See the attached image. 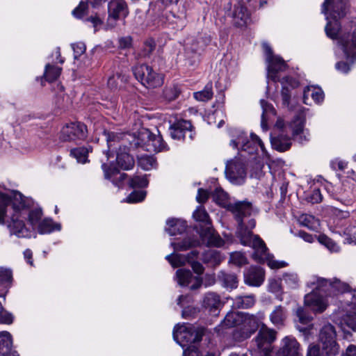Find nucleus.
I'll list each match as a JSON object with an SVG mask.
<instances>
[{
  "instance_id": "nucleus-1",
  "label": "nucleus",
  "mask_w": 356,
  "mask_h": 356,
  "mask_svg": "<svg viewBox=\"0 0 356 356\" xmlns=\"http://www.w3.org/2000/svg\"><path fill=\"white\" fill-rule=\"evenodd\" d=\"M31 204V200L19 191H11L6 193L0 191V225L5 224V218H7V225L11 234L29 237L31 231L24 222L26 216L33 229H35L42 220L40 209H32L27 213Z\"/></svg>"
},
{
  "instance_id": "nucleus-2",
  "label": "nucleus",
  "mask_w": 356,
  "mask_h": 356,
  "mask_svg": "<svg viewBox=\"0 0 356 356\" xmlns=\"http://www.w3.org/2000/svg\"><path fill=\"white\" fill-rule=\"evenodd\" d=\"M256 222L254 219H249L247 222L244 218L238 222L237 235L241 243L247 246L252 247L254 250V259L261 263H266L272 269H279L287 266L284 261L275 260L273 256L268 252L264 242L258 236L252 235L251 229L255 227Z\"/></svg>"
},
{
  "instance_id": "nucleus-3",
  "label": "nucleus",
  "mask_w": 356,
  "mask_h": 356,
  "mask_svg": "<svg viewBox=\"0 0 356 356\" xmlns=\"http://www.w3.org/2000/svg\"><path fill=\"white\" fill-rule=\"evenodd\" d=\"M212 197L218 204L231 211L237 222L241 221L242 218L250 217L253 212L251 202L237 201L231 203L229 201L227 193L221 188H216L212 195Z\"/></svg>"
},
{
  "instance_id": "nucleus-4",
  "label": "nucleus",
  "mask_w": 356,
  "mask_h": 356,
  "mask_svg": "<svg viewBox=\"0 0 356 356\" xmlns=\"http://www.w3.org/2000/svg\"><path fill=\"white\" fill-rule=\"evenodd\" d=\"M204 335V329L192 325H177L173 330V338L182 347L199 343Z\"/></svg>"
},
{
  "instance_id": "nucleus-5",
  "label": "nucleus",
  "mask_w": 356,
  "mask_h": 356,
  "mask_svg": "<svg viewBox=\"0 0 356 356\" xmlns=\"http://www.w3.org/2000/svg\"><path fill=\"white\" fill-rule=\"evenodd\" d=\"M337 333L332 325L327 323L320 330L319 341L323 351L327 356H336L339 351V346L336 341Z\"/></svg>"
},
{
  "instance_id": "nucleus-6",
  "label": "nucleus",
  "mask_w": 356,
  "mask_h": 356,
  "mask_svg": "<svg viewBox=\"0 0 356 356\" xmlns=\"http://www.w3.org/2000/svg\"><path fill=\"white\" fill-rule=\"evenodd\" d=\"M133 72L136 79L147 88H156L163 83L162 76L148 65H136L133 67Z\"/></svg>"
},
{
  "instance_id": "nucleus-7",
  "label": "nucleus",
  "mask_w": 356,
  "mask_h": 356,
  "mask_svg": "<svg viewBox=\"0 0 356 356\" xmlns=\"http://www.w3.org/2000/svg\"><path fill=\"white\" fill-rule=\"evenodd\" d=\"M265 318V314L262 312H259L257 314H250L243 313V321H241L242 333L238 337L239 340H244L250 337L258 328L261 327L262 321ZM236 338H238L235 335Z\"/></svg>"
},
{
  "instance_id": "nucleus-8",
  "label": "nucleus",
  "mask_w": 356,
  "mask_h": 356,
  "mask_svg": "<svg viewBox=\"0 0 356 356\" xmlns=\"http://www.w3.org/2000/svg\"><path fill=\"white\" fill-rule=\"evenodd\" d=\"M263 48L268 63V76L275 82L280 81L277 74L280 72L284 71L287 67L286 64L281 57L273 54V51L267 43H263Z\"/></svg>"
},
{
  "instance_id": "nucleus-9",
  "label": "nucleus",
  "mask_w": 356,
  "mask_h": 356,
  "mask_svg": "<svg viewBox=\"0 0 356 356\" xmlns=\"http://www.w3.org/2000/svg\"><path fill=\"white\" fill-rule=\"evenodd\" d=\"M312 284H316V289L323 291L327 295H334L337 293H343L348 290V286L339 280L334 279L327 280L321 277L314 278L311 282Z\"/></svg>"
},
{
  "instance_id": "nucleus-10",
  "label": "nucleus",
  "mask_w": 356,
  "mask_h": 356,
  "mask_svg": "<svg viewBox=\"0 0 356 356\" xmlns=\"http://www.w3.org/2000/svg\"><path fill=\"white\" fill-rule=\"evenodd\" d=\"M347 0H325L322 6V13L326 19H339L345 16Z\"/></svg>"
},
{
  "instance_id": "nucleus-11",
  "label": "nucleus",
  "mask_w": 356,
  "mask_h": 356,
  "mask_svg": "<svg viewBox=\"0 0 356 356\" xmlns=\"http://www.w3.org/2000/svg\"><path fill=\"white\" fill-rule=\"evenodd\" d=\"M86 126L81 122H72L64 126L61 131L60 138L63 141L83 140L87 137Z\"/></svg>"
},
{
  "instance_id": "nucleus-12",
  "label": "nucleus",
  "mask_w": 356,
  "mask_h": 356,
  "mask_svg": "<svg viewBox=\"0 0 356 356\" xmlns=\"http://www.w3.org/2000/svg\"><path fill=\"white\" fill-rule=\"evenodd\" d=\"M277 332L268 327L265 324L261 327L255 338V341L259 349L264 352L265 356L270 352L271 344L275 341Z\"/></svg>"
},
{
  "instance_id": "nucleus-13",
  "label": "nucleus",
  "mask_w": 356,
  "mask_h": 356,
  "mask_svg": "<svg viewBox=\"0 0 356 356\" xmlns=\"http://www.w3.org/2000/svg\"><path fill=\"white\" fill-rule=\"evenodd\" d=\"M310 284L313 286V291L305 296V305L314 312L321 313L327 307L325 300L320 294L324 293V291L317 290L316 284H312L311 283Z\"/></svg>"
},
{
  "instance_id": "nucleus-14",
  "label": "nucleus",
  "mask_w": 356,
  "mask_h": 356,
  "mask_svg": "<svg viewBox=\"0 0 356 356\" xmlns=\"http://www.w3.org/2000/svg\"><path fill=\"white\" fill-rule=\"evenodd\" d=\"M140 138L143 141V145L149 152H161L166 149L162 136L152 134L148 129H144L140 133Z\"/></svg>"
},
{
  "instance_id": "nucleus-15",
  "label": "nucleus",
  "mask_w": 356,
  "mask_h": 356,
  "mask_svg": "<svg viewBox=\"0 0 356 356\" xmlns=\"http://www.w3.org/2000/svg\"><path fill=\"white\" fill-rule=\"evenodd\" d=\"M108 22L113 26L115 22L121 17H124L127 13V4L124 0H112L108 6Z\"/></svg>"
},
{
  "instance_id": "nucleus-16",
  "label": "nucleus",
  "mask_w": 356,
  "mask_h": 356,
  "mask_svg": "<svg viewBox=\"0 0 356 356\" xmlns=\"http://www.w3.org/2000/svg\"><path fill=\"white\" fill-rule=\"evenodd\" d=\"M170 136L174 139L193 138L192 125L189 121L179 120L170 127Z\"/></svg>"
},
{
  "instance_id": "nucleus-17",
  "label": "nucleus",
  "mask_w": 356,
  "mask_h": 356,
  "mask_svg": "<svg viewBox=\"0 0 356 356\" xmlns=\"http://www.w3.org/2000/svg\"><path fill=\"white\" fill-rule=\"evenodd\" d=\"M278 356H302L300 350V344L297 340L287 336L282 339L281 347L277 351Z\"/></svg>"
},
{
  "instance_id": "nucleus-18",
  "label": "nucleus",
  "mask_w": 356,
  "mask_h": 356,
  "mask_svg": "<svg viewBox=\"0 0 356 356\" xmlns=\"http://www.w3.org/2000/svg\"><path fill=\"white\" fill-rule=\"evenodd\" d=\"M203 45L197 39H188L186 43L185 54L188 65H195L199 62L200 51Z\"/></svg>"
},
{
  "instance_id": "nucleus-19",
  "label": "nucleus",
  "mask_w": 356,
  "mask_h": 356,
  "mask_svg": "<svg viewBox=\"0 0 356 356\" xmlns=\"http://www.w3.org/2000/svg\"><path fill=\"white\" fill-rule=\"evenodd\" d=\"M176 278L178 284L181 286H187L194 280V284L191 286V290L199 289L202 282V279L197 277H193L190 270L184 268H181L177 270Z\"/></svg>"
},
{
  "instance_id": "nucleus-20",
  "label": "nucleus",
  "mask_w": 356,
  "mask_h": 356,
  "mask_svg": "<svg viewBox=\"0 0 356 356\" xmlns=\"http://www.w3.org/2000/svg\"><path fill=\"white\" fill-rule=\"evenodd\" d=\"M245 282L253 286H259L264 280V271L258 266L250 267L244 274Z\"/></svg>"
},
{
  "instance_id": "nucleus-21",
  "label": "nucleus",
  "mask_w": 356,
  "mask_h": 356,
  "mask_svg": "<svg viewBox=\"0 0 356 356\" xmlns=\"http://www.w3.org/2000/svg\"><path fill=\"white\" fill-rule=\"evenodd\" d=\"M226 173L229 179L237 184H242L246 175L245 170L240 163H234L227 165Z\"/></svg>"
},
{
  "instance_id": "nucleus-22",
  "label": "nucleus",
  "mask_w": 356,
  "mask_h": 356,
  "mask_svg": "<svg viewBox=\"0 0 356 356\" xmlns=\"http://www.w3.org/2000/svg\"><path fill=\"white\" fill-rule=\"evenodd\" d=\"M199 234L202 241L208 245L220 247L224 244L222 239L215 233L211 226L201 228Z\"/></svg>"
},
{
  "instance_id": "nucleus-23",
  "label": "nucleus",
  "mask_w": 356,
  "mask_h": 356,
  "mask_svg": "<svg viewBox=\"0 0 356 356\" xmlns=\"http://www.w3.org/2000/svg\"><path fill=\"white\" fill-rule=\"evenodd\" d=\"M232 17L234 24L238 27H243L250 22V14L244 4L241 3L235 6Z\"/></svg>"
},
{
  "instance_id": "nucleus-24",
  "label": "nucleus",
  "mask_w": 356,
  "mask_h": 356,
  "mask_svg": "<svg viewBox=\"0 0 356 356\" xmlns=\"http://www.w3.org/2000/svg\"><path fill=\"white\" fill-rule=\"evenodd\" d=\"M339 43L347 58L353 59L356 58V30L351 35L350 40L343 36L339 38Z\"/></svg>"
},
{
  "instance_id": "nucleus-25",
  "label": "nucleus",
  "mask_w": 356,
  "mask_h": 356,
  "mask_svg": "<svg viewBox=\"0 0 356 356\" xmlns=\"http://www.w3.org/2000/svg\"><path fill=\"white\" fill-rule=\"evenodd\" d=\"M305 122V120L304 118L302 116H298L291 124L293 136L298 137L299 136L298 140L300 143L307 141L309 140V131H305L304 130Z\"/></svg>"
},
{
  "instance_id": "nucleus-26",
  "label": "nucleus",
  "mask_w": 356,
  "mask_h": 356,
  "mask_svg": "<svg viewBox=\"0 0 356 356\" xmlns=\"http://www.w3.org/2000/svg\"><path fill=\"white\" fill-rule=\"evenodd\" d=\"M116 161L118 166L125 170L132 168L134 165V158L129 154L126 146L120 147L117 153Z\"/></svg>"
},
{
  "instance_id": "nucleus-27",
  "label": "nucleus",
  "mask_w": 356,
  "mask_h": 356,
  "mask_svg": "<svg viewBox=\"0 0 356 356\" xmlns=\"http://www.w3.org/2000/svg\"><path fill=\"white\" fill-rule=\"evenodd\" d=\"M280 82L282 85L281 92L282 103L284 105L288 106L291 98L290 89L297 87L298 82L289 76L282 78Z\"/></svg>"
},
{
  "instance_id": "nucleus-28",
  "label": "nucleus",
  "mask_w": 356,
  "mask_h": 356,
  "mask_svg": "<svg viewBox=\"0 0 356 356\" xmlns=\"http://www.w3.org/2000/svg\"><path fill=\"white\" fill-rule=\"evenodd\" d=\"M203 307L211 313H216L222 305L220 296L213 292L205 294L203 299Z\"/></svg>"
},
{
  "instance_id": "nucleus-29",
  "label": "nucleus",
  "mask_w": 356,
  "mask_h": 356,
  "mask_svg": "<svg viewBox=\"0 0 356 356\" xmlns=\"http://www.w3.org/2000/svg\"><path fill=\"white\" fill-rule=\"evenodd\" d=\"M335 199L346 205L351 204L353 202V191L348 184L343 182L337 188Z\"/></svg>"
},
{
  "instance_id": "nucleus-30",
  "label": "nucleus",
  "mask_w": 356,
  "mask_h": 356,
  "mask_svg": "<svg viewBox=\"0 0 356 356\" xmlns=\"http://www.w3.org/2000/svg\"><path fill=\"white\" fill-rule=\"evenodd\" d=\"M197 252L193 251L187 254H181L172 253L165 257V259L174 267H179L185 265L187 262H190L191 259L196 257Z\"/></svg>"
},
{
  "instance_id": "nucleus-31",
  "label": "nucleus",
  "mask_w": 356,
  "mask_h": 356,
  "mask_svg": "<svg viewBox=\"0 0 356 356\" xmlns=\"http://www.w3.org/2000/svg\"><path fill=\"white\" fill-rule=\"evenodd\" d=\"M186 228L184 220L178 218H170L166 221L165 231L171 236L183 233Z\"/></svg>"
},
{
  "instance_id": "nucleus-32",
  "label": "nucleus",
  "mask_w": 356,
  "mask_h": 356,
  "mask_svg": "<svg viewBox=\"0 0 356 356\" xmlns=\"http://www.w3.org/2000/svg\"><path fill=\"white\" fill-rule=\"evenodd\" d=\"M287 316L286 310L281 305L275 307L269 315L270 322L276 327H282Z\"/></svg>"
},
{
  "instance_id": "nucleus-33",
  "label": "nucleus",
  "mask_w": 356,
  "mask_h": 356,
  "mask_svg": "<svg viewBox=\"0 0 356 356\" xmlns=\"http://www.w3.org/2000/svg\"><path fill=\"white\" fill-rule=\"evenodd\" d=\"M12 339L9 332H0V355L15 356V353H12Z\"/></svg>"
},
{
  "instance_id": "nucleus-34",
  "label": "nucleus",
  "mask_w": 356,
  "mask_h": 356,
  "mask_svg": "<svg viewBox=\"0 0 356 356\" xmlns=\"http://www.w3.org/2000/svg\"><path fill=\"white\" fill-rule=\"evenodd\" d=\"M243 312H230L227 314L220 326L229 328L237 325H241Z\"/></svg>"
},
{
  "instance_id": "nucleus-35",
  "label": "nucleus",
  "mask_w": 356,
  "mask_h": 356,
  "mask_svg": "<svg viewBox=\"0 0 356 356\" xmlns=\"http://www.w3.org/2000/svg\"><path fill=\"white\" fill-rule=\"evenodd\" d=\"M260 104L263 110L261 126L264 131H266L268 129V121L271 115L275 116L276 115V111L273 106L264 99H261Z\"/></svg>"
},
{
  "instance_id": "nucleus-36",
  "label": "nucleus",
  "mask_w": 356,
  "mask_h": 356,
  "mask_svg": "<svg viewBox=\"0 0 356 356\" xmlns=\"http://www.w3.org/2000/svg\"><path fill=\"white\" fill-rule=\"evenodd\" d=\"M255 303V296L253 294L238 296L233 300V305L236 308L247 309L252 307Z\"/></svg>"
},
{
  "instance_id": "nucleus-37",
  "label": "nucleus",
  "mask_w": 356,
  "mask_h": 356,
  "mask_svg": "<svg viewBox=\"0 0 356 356\" xmlns=\"http://www.w3.org/2000/svg\"><path fill=\"white\" fill-rule=\"evenodd\" d=\"M309 97H311L316 103L318 104L323 100L324 94L321 88L311 86L307 87L304 90L303 98L304 102L306 104H308L307 100L309 98Z\"/></svg>"
},
{
  "instance_id": "nucleus-38",
  "label": "nucleus",
  "mask_w": 356,
  "mask_h": 356,
  "mask_svg": "<svg viewBox=\"0 0 356 356\" xmlns=\"http://www.w3.org/2000/svg\"><path fill=\"white\" fill-rule=\"evenodd\" d=\"M346 315L344 318L345 323L353 330L356 331V299L346 309Z\"/></svg>"
},
{
  "instance_id": "nucleus-39",
  "label": "nucleus",
  "mask_w": 356,
  "mask_h": 356,
  "mask_svg": "<svg viewBox=\"0 0 356 356\" xmlns=\"http://www.w3.org/2000/svg\"><path fill=\"white\" fill-rule=\"evenodd\" d=\"M271 144L274 149L284 152L289 149L291 143L289 138L281 134L277 137L271 138Z\"/></svg>"
},
{
  "instance_id": "nucleus-40",
  "label": "nucleus",
  "mask_w": 356,
  "mask_h": 356,
  "mask_svg": "<svg viewBox=\"0 0 356 356\" xmlns=\"http://www.w3.org/2000/svg\"><path fill=\"white\" fill-rule=\"evenodd\" d=\"M167 19L170 24H175L177 28H183L186 22V14L184 10L175 13H170L167 15Z\"/></svg>"
},
{
  "instance_id": "nucleus-41",
  "label": "nucleus",
  "mask_w": 356,
  "mask_h": 356,
  "mask_svg": "<svg viewBox=\"0 0 356 356\" xmlns=\"http://www.w3.org/2000/svg\"><path fill=\"white\" fill-rule=\"evenodd\" d=\"M104 170V175L106 179H112L114 184L119 186L118 182H122L127 177V174L120 172L118 170L113 168L109 170H106V165H102Z\"/></svg>"
},
{
  "instance_id": "nucleus-42",
  "label": "nucleus",
  "mask_w": 356,
  "mask_h": 356,
  "mask_svg": "<svg viewBox=\"0 0 356 356\" xmlns=\"http://www.w3.org/2000/svg\"><path fill=\"white\" fill-rule=\"evenodd\" d=\"M38 232L41 234H48L55 229L60 230V225L59 224L55 225L51 219H43L36 228Z\"/></svg>"
},
{
  "instance_id": "nucleus-43",
  "label": "nucleus",
  "mask_w": 356,
  "mask_h": 356,
  "mask_svg": "<svg viewBox=\"0 0 356 356\" xmlns=\"http://www.w3.org/2000/svg\"><path fill=\"white\" fill-rule=\"evenodd\" d=\"M299 222L301 225L312 230L318 229L319 220L314 216L309 214H302L299 218Z\"/></svg>"
},
{
  "instance_id": "nucleus-44",
  "label": "nucleus",
  "mask_w": 356,
  "mask_h": 356,
  "mask_svg": "<svg viewBox=\"0 0 356 356\" xmlns=\"http://www.w3.org/2000/svg\"><path fill=\"white\" fill-rule=\"evenodd\" d=\"M200 242L191 238H185L181 242L172 243L175 251H185L191 248L199 245Z\"/></svg>"
},
{
  "instance_id": "nucleus-45",
  "label": "nucleus",
  "mask_w": 356,
  "mask_h": 356,
  "mask_svg": "<svg viewBox=\"0 0 356 356\" xmlns=\"http://www.w3.org/2000/svg\"><path fill=\"white\" fill-rule=\"evenodd\" d=\"M61 70L62 69L59 67L47 64L45 66L44 76L47 81H54L59 77Z\"/></svg>"
},
{
  "instance_id": "nucleus-46",
  "label": "nucleus",
  "mask_w": 356,
  "mask_h": 356,
  "mask_svg": "<svg viewBox=\"0 0 356 356\" xmlns=\"http://www.w3.org/2000/svg\"><path fill=\"white\" fill-rule=\"evenodd\" d=\"M194 98L197 101L207 102L213 97L212 84L208 83L204 90L193 93Z\"/></svg>"
},
{
  "instance_id": "nucleus-47",
  "label": "nucleus",
  "mask_w": 356,
  "mask_h": 356,
  "mask_svg": "<svg viewBox=\"0 0 356 356\" xmlns=\"http://www.w3.org/2000/svg\"><path fill=\"white\" fill-rule=\"evenodd\" d=\"M330 19H327L328 22L325 26V32L329 38L336 39L340 31V24L337 21L338 19H333V22Z\"/></svg>"
},
{
  "instance_id": "nucleus-48",
  "label": "nucleus",
  "mask_w": 356,
  "mask_h": 356,
  "mask_svg": "<svg viewBox=\"0 0 356 356\" xmlns=\"http://www.w3.org/2000/svg\"><path fill=\"white\" fill-rule=\"evenodd\" d=\"M138 163L145 170H152L156 166V161L154 158L149 155H142L139 156Z\"/></svg>"
},
{
  "instance_id": "nucleus-49",
  "label": "nucleus",
  "mask_w": 356,
  "mask_h": 356,
  "mask_svg": "<svg viewBox=\"0 0 356 356\" xmlns=\"http://www.w3.org/2000/svg\"><path fill=\"white\" fill-rule=\"evenodd\" d=\"M282 281L291 289H296L299 284L298 275L294 273H286L283 274Z\"/></svg>"
},
{
  "instance_id": "nucleus-50",
  "label": "nucleus",
  "mask_w": 356,
  "mask_h": 356,
  "mask_svg": "<svg viewBox=\"0 0 356 356\" xmlns=\"http://www.w3.org/2000/svg\"><path fill=\"white\" fill-rule=\"evenodd\" d=\"M193 218L197 221L204 224V227L211 226V222L207 212L202 207H199L193 213Z\"/></svg>"
},
{
  "instance_id": "nucleus-51",
  "label": "nucleus",
  "mask_w": 356,
  "mask_h": 356,
  "mask_svg": "<svg viewBox=\"0 0 356 356\" xmlns=\"http://www.w3.org/2000/svg\"><path fill=\"white\" fill-rule=\"evenodd\" d=\"M90 149L86 147H78L71 150L72 155L78 162L85 163L87 161L88 154Z\"/></svg>"
},
{
  "instance_id": "nucleus-52",
  "label": "nucleus",
  "mask_w": 356,
  "mask_h": 356,
  "mask_svg": "<svg viewBox=\"0 0 356 356\" xmlns=\"http://www.w3.org/2000/svg\"><path fill=\"white\" fill-rule=\"evenodd\" d=\"M204 261L210 262L212 265H218L221 261L222 257L220 254L216 250H209L204 255Z\"/></svg>"
},
{
  "instance_id": "nucleus-53",
  "label": "nucleus",
  "mask_w": 356,
  "mask_h": 356,
  "mask_svg": "<svg viewBox=\"0 0 356 356\" xmlns=\"http://www.w3.org/2000/svg\"><path fill=\"white\" fill-rule=\"evenodd\" d=\"M129 186L132 188H144L148 185V180L145 176H134L129 181Z\"/></svg>"
},
{
  "instance_id": "nucleus-54",
  "label": "nucleus",
  "mask_w": 356,
  "mask_h": 356,
  "mask_svg": "<svg viewBox=\"0 0 356 356\" xmlns=\"http://www.w3.org/2000/svg\"><path fill=\"white\" fill-rule=\"evenodd\" d=\"M229 261L236 266H241L247 263V259L243 253L235 252L230 254Z\"/></svg>"
},
{
  "instance_id": "nucleus-55",
  "label": "nucleus",
  "mask_w": 356,
  "mask_h": 356,
  "mask_svg": "<svg viewBox=\"0 0 356 356\" xmlns=\"http://www.w3.org/2000/svg\"><path fill=\"white\" fill-rule=\"evenodd\" d=\"M146 196L145 191H137L132 192L127 197L126 201L128 203H137L143 201Z\"/></svg>"
},
{
  "instance_id": "nucleus-56",
  "label": "nucleus",
  "mask_w": 356,
  "mask_h": 356,
  "mask_svg": "<svg viewBox=\"0 0 356 356\" xmlns=\"http://www.w3.org/2000/svg\"><path fill=\"white\" fill-rule=\"evenodd\" d=\"M180 90L177 86L166 88L163 92L164 97L168 101L177 99Z\"/></svg>"
},
{
  "instance_id": "nucleus-57",
  "label": "nucleus",
  "mask_w": 356,
  "mask_h": 356,
  "mask_svg": "<svg viewBox=\"0 0 356 356\" xmlns=\"http://www.w3.org/2000/svg\"><path fill=\"white\" fill-rule=\"evenodd\" d=\"M318 241L321 244L326 246L331 251H337L338 247L337 244L327 236L322 234L318 237Z\"/></svg>"
},
{
  "instance_id": "nucleus-58",
  "label": "nucleus",
  "mask_w": 356,
  "mask_h": 356,
  "mask_svg": "<svg viewBox=\"0 0 356 356\" xmlns=\"http://www.w3.org/2000/svg\"><path fill=\"white\" fill-rule=\"evenodd\" d=\"M12 280V272L6 268H0V286L8 284Z\"/></svg>"
},
{
  "instance_id": "nucleus-59",
  "label": "nucleus",
  "mask_w": 356,
  "mask_h": 356,
  "mask_svg": "<svg viewBox=\"0 0 356 356\" xmlns=\"http://www.w3.org/2000/svg\"><path fill=\"white\" fill-rule=\"evenodd\" d=\"M296 315L299 321L302 324H307L312 320V317L307 314L306 310L302 307L298 308Z\"/></svg>"
},
{
  "instance_id": "nucleus-60",
  "label": "nucleus",
  "mask_w": 356,
  "mask_h": 356,
  "mask_svg": "<svg viewBox=\"0 0 356 356\" xmlns=\"http://www.w3.org/2000/svg\"><path fill=\"white\" fill-rule=\"evenodd\" d=\"M154 47L155 46L152 41L146 42L144 44L143 49L140 54V56L143 58L149 56L151 54V53L154 51Z\"/></svg>"
},
{
  "instance_id": "nucleus-61",
  "label": "nucleus",
  "mask_w": 356,
  "mask_h": 356,
  "mask_svg": "<svg viewBox=\"0 0 356 356\" xmlns=\"http://www.w3.org/2000/svg\"><path fill=\"white\" fill-rule=\"evenodd\" d=\"M224 282L227 286L232 289L236 288L238 282L237 277L234 274L225 275Z\"/></svg>"
},
{
  "instance_id": "nucleus-62",
  "label": "nucleus",
  "mask_w": 356,
  "mask_h": 356,
  "mask_svg": "<svg viewBox=\"0 0 356 356\" xmlns=\"http://www.w3.org/2000/svg\"><path fill=\"white\" fill-rule=\"evenodd\" d=\"M183 356H200V352L197 343L188 346V347L184 350Z\"/></svg>"
},
{
  "instance_id": "nucleus-63",
  "label": "nucleus",
  "mask_w": 356,
  "mask_h": 356,
  "mask_svg": "<svg viewBox=\"0 0 356 356\" xmlns=\"http://www.w3.org/2000/svg\"><path fill=\"white\" fill-rule=\"evenodd\" d=\"M72 47L74 51V56L75 59L82 55L86 51V46L83 42L72 44Z\"/></svg>"
},
{
  "instance_id": "nucleus-64",
  "label": "nucleus",
  "mask_w": 356,
  "mask_h": 356,
  "mask_svg": "<svg viewBox=\"0 0 356 356\" xmlns=\"http://www.w3.org/2000/svg\"><path fill=\"white\" fill-rule=\"evenodd\" d=\"M87 8V4L81 1L79 5L72 11V14L77 18L82 17L86 12V9Z\"/></svg>"
}]
</instances>
